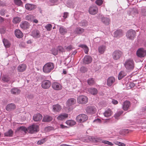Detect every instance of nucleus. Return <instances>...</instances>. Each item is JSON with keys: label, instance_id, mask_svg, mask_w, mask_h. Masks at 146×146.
Listing matches in <instances>:
<instances>
[{"label": "nucleus", "instance_id": "1", "mask_svg": "<svg viewBox=\"0 0 146 146\" xmlns=\"http://www.w3.org/2000/svg\"><path fill=\"white\" fill-rule=\"evenodd\" d=\"M124 66L127 70L129 71H131L134 69V62L132 59H128L125 62Z\"/></svg>", "mask_w": 146, "mask_h": 146}, {"label": "nucleus", "instance_id": "2", "mask_svg": "<svg viewBox=\"0 0 146 146\" xmlns=\"http://www.w3.org/2000/svg\"><path fill=\"white\" fill-rule=\"evenodd\" d=\"M54 68V64L52 62H49L45 64L43 67L44 72L48 73L52 70Z\"/></svg>", "mask_w": 146, "mask_h": 146}, {"label": "nucleus", "instance_id": "3", "mask_svg": "<svg viewBox=\"0 0 146 146\" xmlns=\"http://www.w3.org/2000/svg\"><path fill=\"white\" fill-rule=\"evenodd\" d=\"M91 139L90 140L94 142L102 143L105 144H107L109 145L112 146L113 144L111 142L106 140H102L101 138L98 137H91Z\"/></svg>", "mask_w": 146, "mask_h": 146}, {"label": "nucleus", "instance_id": "4", "mask_svg": "<svg viewBox=\"0 0 146 146\" xmlns=\"http://www.w3.org/2000/svg\"><path fill=\"white\" fill-rule=\"evenodd\" d=\"M123 55V52L119 50H115L113 52L112 54L113 59L115 60L119 59Z\"/></svg>", "mask_w": 146, "mask_h": 146}, {"label": "nucleus", "instance_id": "5", "mask_svg": "<svg viewBox=\"0 0 146 146\" xmlns=\"http://www.w3.org/2000/svg\"><path fill=\"white\" fill-rule=\"evenodd\" d=\"M136 36L135 31L132 29L128 30L126 34V36L129 39L133 40Z\"/></svg>", "mask_w": 146, "mask_h": 146}, {"label": "nucleus", "instance_id": "6", "mask_svg": "<svg viewBox=\"0 0 146 146\" xmlns=\"http://www.w3.org/2000/svg\"><path fill=\"white\" fill-rule=\"evenodd\" d=\"M88 119L87 116L86 114H83L78 115L76 118V120L77 122L82 123L86 121Z\"/></svg>", "mask_w": 146, "mask_h": 146}, {"label": "nucleus", "instance_id": "7", "mask_svg": "<svg viewBox=\"0 0 146 146\" xmlns=\"http://www.w3.org/2000/svg\"><path fill=\"white\" fill-rule=\"evenodd\" d=\"M136 55L139 58L144 57L146 56V50L143 48H139L137 51Z\"/></svg>", "mask_w": 146, "mask_h": 146}, {"label": "nucleus", "instance_id": "8", "mask_svg": "<svg viewBox=\"0 0 146 146\" xmlns=\"http://www.w3.org/2000/svg\"><path fill=\"white\" fill-rule=\"evenodd\" d=\"M77 100L78 103L80 104H85L88 102V98L86 96L83 95L78 97Z\"/></svg>", "mask_w": 146, "mask_h": 146}, {"label": "nucleus", "instance_id": "9", "mask_svg": "<svg viewBox=\"0 0 146 146\" xmlns=\"http://www.w3.org/2000/svg\"><path fill=\"white\" fill-rule=\"evenodd\" d=\"M89 13L92 15H95L98 12V9L96 5H93L90 6L88 10Z\"/></svg>", "mask_w": 146, "mask_h": 146}, {"label": "nucleus", "instance_id": "10", "mask_svg": "<svg viewBox=\"0 0 146 146\" xmlns=\"http://www.w3.org/2000/svg\"><path fill=\"white\" fill-rule=\"evenodd\" d=\"M51 85V82L49 80H46L42 82L41 86L44 89H48L50 87Z\"/></svg>", "mask_w": 146, "mask_h": 146}, {"label": "nucleus", "instance_id": "11", "mask_svg": "<svg viewBox=\"0 0 146 146\" xmlns=\"http://www.w3.org/2000/svg\"><path fill=\"white\" fill-rule=\"evenodd\" d=\"M28 130L31 133H33L38 130V126L36 125H33L28 128Z\"/></svg>", "mask_w": 146, "mask_h": 146}, {"label": "nucleus", "instance_id": "12", "mask_svg": "<svg viewBox=\"0 0 146 146\" xmlns=\"http://www.w3.org/2000/svg\"><path fill=\"white\" fill-rule=\"evenodd\" d=\"M52 88L54 90H59L61 89L62 86L60 84L57 82H54L52 84Z\"/></svg>", "mask_w": 146, "mask_h": 146}, {"label": "nucleus", "instance_id": "13", "mask_svg": "<svg viewBox=\"0 0 146 146\" xmlns=\"http://www.w3.org/2000/svg\"><path fill=\"white\" fill-rule=\"evenodd\" d=\"M31 35L34 38H38L40 37V35L38 30H35L32 31L31 33Z\"/></svg>", "mask_w": 146, "mask_h": 146}, {"label": "nucleus", "instance_id": "14", "mask_svg": "<svg viewBox=\"0 0 146 146\" xmlns=\"http://www.w3.org/2000/svg\"><path fill=\"white\" fill-rule=\"evenodd\" d=\"M131 105L130 102L128 101H125L122 106V108L124 111H127L129 109Z\"/></svg>", "mask_w": 146, "mask_h": 146}, {"label": "nucleus", "instance_id": "15", "mask_svg": "<svg viewBox=\"0 0 146 146\" xmlns=\"http://www.w3.org/2000/svg\"><path fill=\"white\" fill-rule=\"evenodd\" d=\"M62 109V107L58 104H55L52 106V111L55 112H58Z\"/></svg>", "mask_w": 146, "mask_h": 146}, {"label": "nucleus", "instance_id": "16", "mask_svg": "<svg viewBox=\"0 0 146 146\" xmlns=\"http://www.w3.org/2000/svg\"><path fill=\"white\" fill-rule=\"evenodd\" d=\"M86 110L88 113H93L95 112L96 109L94 106H89L86 108Z\"/></svg>", "mask_w": 146, "mask_h": 146}, {"label": "nucleus", "instance_id": "17", "mask_svg": "<svg viewBox=\"0 0 146 146\" xmlns=\"http://www.w3.org/2000/svg\"><path fill=\"white\" fill-rule=\"evenodd\" d=\"M123 32L121 29H118L115 31L114 33L115 37H120L123 35Z\"/></svg>", "mask_w": 146, "mask_h": 146}, {"label": "nucleus", "instance_id": "18", "mask_svg": "<svg viewBox=\"0 0 146 146\" xmlns=\"http://www.w3.org/2000/svg\"><path fill=\"white\" fill-rule=\"evenodd\" d=\"M68 29L62 26H60L59 28L60 33L62 35H64L68 32Z\"/></svg>", "mask_w": 146, "mask_h": 146}, {"label": "nucleus", "instance_id": "19", "mask_svg": "<svg viewBox=\"0 0 146 146\" xmlns=\"http://www.w3.org/2000/svg\"><path fill=\"white\" fill-rule=\"evenodd\" d=\"M92 60V58L89 56H86L83 59V63L85 64L90 63Z\"/></svg>", "mask_w": 146, "mask_h": 146}, {"label": "nucleus", "instance_id": "20", "mask_svg": "<svg viewBox=\"0 0 146 146\" xmlns=\"http://www.w3.org/2000/svg\"><path fill=\"white\" fill-rule=\"evenodd\" d=\"M115 81V78L113 77H109L107 81V84L109 86H111L114 83Z\"/></svg>", "mask_w": 146, "mask_h": 146}, {"label": "nucleus", "instance_id": "21", "mask_svg": "<svg viewBox=\"0 0 146 146\" xmlns=\"http://www.w3.org/2000/svg\"><path fill=\"white\" fill-rule=\"evenodd\" d=\"M16 108L15 105L13 103L8 104L6 107V109L8 111H11L15 109Z\"/></svg>", "mask_w": 146, "mask_h": 146}, {"label": "nucleus", "instance_id": "22", "mask_svg": "<svg viewBox=\"0 0 146 146\" xmlns=\"http://www.w3.org/2000/svg\"><path fill=\"white\" fill-rule=\"evenodd\" d=\"M103 114L105 117H108L112 115L113 112L111 109H108L106 110Z\"/></svg>", "mask_w": 146, "mask_h": 146}, {"label": "nucleus", "instance_id": "23", "mask_svg": "<svg viewBox=\"0 0 146 146\" xmlns=\"http://www.w3.org/2000/svg\"><path fill=\"white\" fill-rule=\"evenodd\" d=\"M76 100L74 98H71L69 99L66 102V105L70 106L74 105L75 104Z\"/></svg>", "mask_w": 146, "mask_h": 146}, {"label": "nucleus", "instance_id": "24", "mask_svg": "<svg viewBox=\"0 0 146 146\" xmlns=\"http://www.w3.org/2000/svg\"><path fill=\"white\" fill-rule=\"evenodd\" d=\"M42 118V115L40 113L35 114L33 116V119L35 121H40Z\"/></svg>", "mask_w": 146, "mask_h": 146}, {"label": "nucleus", "instance_id": "25", "mask_svg": "<svg viewBox=\"0 0 146 146\" xmlns=\"http://www.w3.org/2000/svg\"><path fill=\"white\" fill-rule=\"evenodd\" d=\"M101 21L103 23L106 25H109L110 22L109 18L106 17H101Z\"/></svg>", "mask_w": 146, "mask_h": 146}, {"label": "nucleus", "instance_id": "26", "mask_svg": "<svg viewBox=\"0 0 146 146\" xmlns=\"http://www.w3.org/2000/svg\"><path fill=\"white\" fill-rule=\"evenodd\" d=\"M21 90L17 88H14L11 89L10 90L11 94L17 95L20 94Z\"/></svg>", "mask_w": 146, "mask_h": 146}, {"label": "nucleus", "instance_id": "27", "mask_svg": "<svg viewBox=\"0 0 146 146\" xmlns=\"http://www.w3.org/2000/svg\"><path fill=\"white\" fill-rule=\"evenodd\" d=\"M25 7L27 9L31 11L35 9L36 7V6L32 4L28 3L26 4Z\"/></svg>", "mask_w": 146, "mask_h": 146}, {"label": "nucleus", "instance_id": "28", "mask_svg": "<svg viewBox=\"0 0 146 146\" xmlns=\"http://www.w3.org/2000/svg\"><path fill=\"white\" fill-rule=\"evenodd\" d=\"M21 28L23 29H26L29 28V23L27 21H25L20 25Z\"/></svg>", "mask_w": 146, "mask_h": 146}, {"label": "nucleus", "instance_id": "29", "mask_svg": "<svg viewBox=\"0 0 146 146\" xmlns=\"http://www.w3.org/2000/svg\"><path fill=\"white\" fill-rule=\"evenodd\" d=\"M15 33L16 36L18 38H21L23 36V34L21 31L19 29L15 30Z\"/></svg>", "mask_w": 146, "mask_h": 146}, {"label": "nucleus", "instance_id": "30", "mask_svg": "<svg viewBox=\"0 0 146 146\" xmlns=\"http://www.w3.org/2000/svg\"><path fill=\"white\" fill-rule=\"evenodd\" d=\"M26 67L25 64H23L20 65L18 67V70L20 72H23L26 70Z\"/></svg>", "mask_w": 146, "mask_h": 146}, {"label": "nucleus", "instance_id": "31", "mask_svg": "<svg viewBox=\"0 0 146 146\" xmlns=\"http://www.w3.org/2000/svg\"><path fill=\"white\" fill-rule=\"evenodd\" d=\"M68 116V115L66 113H62L59 115L57 117L58 120H62L66 118Z\"/></svg>", "mask_w": 146, "mask_h": 146}, {"label": "nucleus", "instance_id": "32", "mask_svg": "<svg viewBox=\"0 0 146 146\" xmlns=\"http://www.w3.org/2000/svg\"><path fill=\"white\" fill-rule=\"evenodd\" d=\"M106 47L105 45H100L98 48V52L100 54H102L106 50Z\"/></svg>", "mask_w": 146, "mask_h": 146}, {"label": "nucleus", "instance_id": "33", "mask_svg": "<svg viewBox=\"0 0 146 146\" xmlns=\"http://www.w3.org/2000/svg\"><path fill=\"white\" fill-rule=\"evenodd\" d=\"M88 91L90 93L93 95L96 94L98 92L97 89L95 88H88Z\"/></svg>", "mask_w": 146, "mask_h": 146}, {"label": "nucleus", "instance_id": "34", "mask_svg": "<svg viewBox=\"0 0 146 146\" xmlns=\"http://www.w3.org/2000/svg\"><path fill=\"white\" fill-rule=\"evenodd\" d=\"M52 117L46 115L44 116L42 119V121L44 122H49L52 121Z\"/></svg>", "mask_w": 146, "mask_h": 146}, {"label": "nucleus", "instance_id": "35", "mask_svg": "<svg viewBox=\"0 0 146 146\" xmlns=\"http://www.w3.org/2000/svg\"><path fill=\"white\" fill-rule=\"evenodd\" d=\"M13 131L10 129L4 133V135L7 137H11L13 136Z\"/></svg>", "mask_w": 146, "mask_h": 146}, {"label": "nucleus", "instance_id": "36", "mask_svg": "<svg viewBox=\"0 0 146 146\" xmlns=\"http://www.w3.org/2000/svg\"><path fill=\"white\" fill-rule=\"evenodd\" d=\"M126 75V73L123 71H121L118 75V77L119 80L121 79Z\"/></svg>", "mask_w": 146, "mask_h": 146}, {"label": "nucleus", "instance_id": "37", "mask_svg": "<svg viewBox=\"0 0 146 146\" xmlns=\"http://www.w3.org/2000/svg\"><path fill=\"white\" fill-rule=\"evenodd\" d=\"M35 17L33 15H27L25 17V19L29 21H32L33 19L35 18Z\"/></svg>", "mask_w": 146, "mask_h": 146}, {"label": "nucleus", "instance_id": "38", "mask_svg": "<svg viewBox=\"0 0 146 146\" xmlns=\"http://www.w3.org/2000/svg\"><path fill=\"white\" fill-rule=\"evenodd\" d=\"M66 123L70 126H73L76 124V122L74 120H69L67 121Z\"/></svg>", "mask_w": 146, "mask_h": 146}, {"label": "nucleus", "instance_id": "39", "mask_svg": "<svg viewBox=\"0 0 146 146\" xmlns=\"http://www.w3.org/2000/svg\"><path fill=\"white\" fill-rule=\"evenodd\" d=\"M79 46L84 49L85 53L86 54L88 53L89 51V48L87 46L84 44H81Z\"/></svg>", "mask_w": 146, "mask_h": 146}, {"label": "nucleus", "instance_id": "40", "mask_svg": "<svg viewBox=\"0 0 146 146\" xmlns=\"http://www.w3.org/2000/svg\"><path fill=\"white\" fill-rule=\"evenodd\" d=\"M84 31V29L80 28H76L75 30V32L77 34H81Z\"/></svg>", "mask_w": 146, "mask_h": 146}, {"label": "nucleus", "instance_id": "41", "mask_svg": "<svg viewBox=\"0 0 146 146\" xmlns=\"http://www.w3.org/2000/svg\"><path fill=\"white\" fill-rule=\"evenodd\" d=\"M3 42L4 46L6 48L9 47L10 43L7 40L5 39H3Z\"/></svg>", "mask_w": 146, "mask_h": 146}, {"label": "nucleus", "instance_id": "42", "mask_svg": "<svg viewBox=\"0 0 146 146\" xmlns=\"http://www.w3.org/2000/svg\"><path fill=\"white\" fill-rule=\"evenodd\" d=\"M21 21V19L19 17H16L13 18V22L14 23H19Z\"/></svg>", "mask_w": 146, "mask_h": 146}, {"label": "nucleus", "instance_id": "43", "mask_svg": "<svg viewBox=\"0 0 146 146\" xmlns=\"http://www.w3.org/2000/svg\"><path fill=\"white\" fill-rule=\"evenodd\" d=\"M88 83L90 85H92L95 83V81L93 78H91L88 80Z\"/></svg>", "mask_w": 146, "mask_h": 146}, {"label": "nucleus", "instance_id": "44", "mask_svg": "<svg viewBox=\"0 0 146 146\" xmlns=\"http://www.w3.org/2000/svg\"><path fill=\"white\" fill-rule=\"evenodd\" d=\"M123 112L122 111H120L117 112L114 115L116 119H118L119 117L123 113Z\"/></svg>", "mask_w": 146, "mask_h": 146}, {"label": "nucleus", "instance_id": "45", "mask_svg": "<svg viewBox=\"0 0 146 146\" xmlns=\"http://www.w3.org/2000/svg\"><path fill=\"white\" fill-rule=\"evenodd\" d=\"M47 140L46 138H44L38 141L37 144L38 145H41L44 143Z\"/></svg>", "mask_w": 146, "mask_h": 146}, {"label": "nucleus", "instance_id": "46", "mask_svg": "<svg viewBox=\"0 0 146 146\" xmlns=\"http://www.w3.org/2000/svg\"><path fill=\"white\" fill-rule=\"evenodd\" d=\"M58 0H50V5H56L58 3Z\"/></svg>", "mask_w": 146, "mask_h": 146}, {"label": "nucleus", "instance_id": "47", "mask_svg": "<svg viewBox=\"0 0 146 146\" xmlns=\"http://www.w3.org/2000/svg\"><path fill=\"white\" fill-rule=\"evenodd\" d=\"M2 80L4 82H8L10 80V78L7 76H4L2 78Z\"/></svg>", "mask_w": 146, "mask_h": 146}, {"label": "nucleus", "instance_id": "48", "mask_svg": "<svg viewBox=\"0 0 146 146\" xmlns=\"http://www.w3.org/2000/svg\"><path fill=\"white\" fill-rule=\"evenodd\" d=\"M57 50L58 51L60 52H63L65 51V46L63 48L61 46H59L58 47Z\"/></svg>", "mask_w": 146, "mask_h": 146}, {"label": "nucleus", "instance_id": "49", "mask_svg": "<svg viewBox=\"0 0 146 146\" xmlns=\"http://www.w3.org/2000/svg\"><path fill=\"white\" fill-rule=\"evenodd\" d=\"M45 28H46L47 31H50L51 29L52 28V25L51 24H48L47 25H45Z\"/></svg>", "mask_w": 146, "mask_h": 146}, {"label": "nucleus", "instance_id": "50", "mask_svg": "<svg viewBox=\"0 0 146 146\" xmlns=\"http://www.w3.org/2000/svg\"><path fill=\"white\" fill-rule=\"evenodd\" d=\"M114 143L115 144L119 146H125V144L118 141H115L114 142Z\"/></svg>", "mask_w": 146, "mask_h": 146}, {"label": "nucleus", "instance_id": "51", "mask_svg": "<svg viewBox=\"0 0 146 146\" xmlns=\"http://www.w3.org/2000/svg\"><path fill=\"white\" fill-rule=\"evenodd\" d=\"M114 143L115 144L119 146H125V144L118 141H115L114 142Z\"/></svg>", "mask_w": 146, "mask_h": 146}, {"label": "nucleus", "instance_id": "52", "mask_svg": "<svg viewBox=\"0 0 146 146\" xmlns=\"http://www.w3.org/2000/svg\"><path fill=\"white\" fill-rule=\"evenodd\" d=\"M14 3L15 4L20 6L22 4V2L21 0H14Z\"/></svg>", "mask_w": 146, "mask_h": 146}, {"label": "nucleus", "instance_id": "53", "mask_svg": "<svg viewBox=\"0 0 146 146\" xmlns=\"http://www.w3.org/2000/svg\"><path fill=\"white\" fill-rule=\"evenodd\" d=\"M141 15L144 16H146V8H143L141 9Z\"/></svg>", "mask_w": 146, "mask_h": 146}, {"label": "nucleus", "instance_id": "54", "mask_svg": "<svg viewBox=\"0 0 146 146\" xmlns=\"http://www.w3.org/2000/svg\"><path fill=\"white\" fill-rule=\"evenodd\" d=\"M65 50H66L67 51H70L71 50L74 48L72 46V45H69L68 46H65Z\"/></svg>", "mask_w": 146, "mask_h": 146}, {"label": "nucleus", "instance_id": "55", "mask_svg": "<svg viewBox=\"0 0 146 146\" xmlns=\"http://www.w3.org/2000/svg\"><path fill=\"white\" fill-rule=\"evenodd\" d=\"M80 70L82 72H85L87 71V68L84 66H82L80 68Z\"/></svg>", "mask_w": 146, "mask_h": 146}, {"label": "nucleus", "instance_id": "56", "mask_svg": "<svg viewBox=\"0 0 146 146\" xmlns=\"http://www.w3.org/2000/svg\"><path fill=\"white\" fill-rule=\"evenodd\" d=\"M103 1L102 0H97L96 1V3L98 5H101L103 3Z\"/></svg>", "mask_w": 146, "mask_h": 146}, {"label": "nucleus", "instance_id": "57", "mask_svg": "<svg viewBox=\"0 0 146 146\" xmlns=\"http://www.w3.org/2000/svg\"><path fill=\"white\" fill-rule=\"evenodd\" d=\"M93 122L96 123H100L101 122V120L100 119L98 118L95 119Z\"/></svg>", "mask_w": 146, "mask_h": 146}, {"label": "nucleus", "instance_id": "58", "mask_svg": "<svg viewBox=\"0 0 146 146\" xmlns=\"http://www.w3.org/2000/svg\"><path fill=\"white\" fill-rule=\"evenodd\" d=\"M5 11L4 9L1 10L0 11V14L2 16H3L5 15Z\"/></svg>", "mask_w": 146, "mask_h": 146}, {"label": "nucleus", "instance_id": "59", "mask_svg": "<svg viewBox=\"0 0 146 146\" xmlns=\"http://www.w3.org/2000/svg\"><path fill=\"white\" fill-rule=\"evenodd\" d=\"M58 50H56L55 49L54 50H53V51H52V54L54 55H56L58 54Z\"/></svg>", "mask_w": 146, "mask_h": 146}, {"label": "nucleus", "instance_id": "60", "mask_svg": "<svg viewBox=\"0 0 146 146\" xmlns=\"http://www.w3.org/2000/svg\"><path fill=\"white\" fill-rule=\"evenodd\" d=\"M19 130H21L22 131H25L26 130V128L24 127H21L19 128Z\"/></svg>", "mask_w": 146, "mask_h": 146}, {"label": "nucleus", "instance_id": "61", "mask_svg": "<svg viewBox=\"0 0 146 146\" xmlns=\"http://www.w3.org/2000/svg\"><path fill=\"white\" fill-rule=\"evenodd\" d=\"M68 13L67 12L64 13L63 17L64 19H65L68 16Z\"/></svg>", "mask_w": 146, "mask_h": 146}, {"label": "nucleus", "instance_id": "62", "mask_svg": "<svg viewBox=\"0 0 146 146\" xmlns=\"http://www.w3.org/2000/svg\"><path fill=\"white\" fill-rule=\"evenodd\" d=\"M112 102L114 104H116L118 103L117 101L115 100H113L112 101Z\"/></svg>", "mask_w": 146, "mask_h": 146}, {"label": "nucleus", "instance_id": "63", "mask_svg": "<svg viewBox=\"0 0 146 146\" xmlns=\"http://www.w3.org/2000/svg\"><path fill=\"white\" fill-rule=\"evenodd\" d=\"M5 32V31L3 29H0V33L1 34H4Z\"/></svg>", "mask_w": 146, "mask_h": 146}, {"label": "nucleus", "instance_id": "64", "mask_svg": "<svg viewBox=\"0 0 146 146\" xmlns=\"http://www.w3.org/2000/svg\"><path fill=\"white\" fill-rule=\"evenodd\" d=\"M33 23H37L38 22V20L36 19H35V18L33 19Z\"/></svg>", "mask_w": 146, "mask_h": 146}]
</instances>
